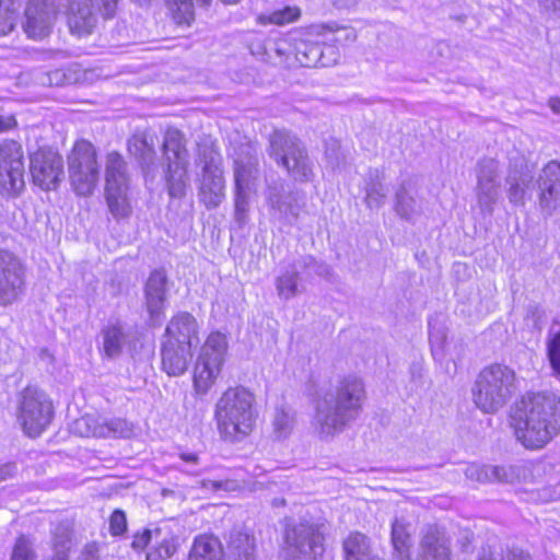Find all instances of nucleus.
I'll return each instance as SVG.
<instances>
[{
	"label": "nucleus",
	"mask_w": 560,
	"mask_h": 560,
	"mask_svg": "<svg viewBox=\"0 0 560 560\" xmlns=\"http://www.w3.org/2000/svg\"><path fill=\"white\" fill-rule=\"evenodd\" d=\"M322 31L323 43L326 46L332 45L337 49V45H346L352 43L357 38V34L353 27L350 26H319Z\"/></svg>",
	"instance_id": "37"
},
{
	"label": "nucleus",
	"mask_w": 560,
	"mask_h": 560,
	"mask_svg": "<svg viewBox=\"0 0 560 560\" xmlns=\"http://www.w3.org/2000/svg\"><path fill=\"white\" fill-rule=\"evenodd\" d=\"M56 16L54 0H31L25 9L24 32L30 38L42 39L50 33Z\"/></svg>",
	"instance_id": "20"
},
{
	"label": "nucleus",
	"mask_w": 560,
	"mask_h": 560,
	"mask_svg": "<svg viewBox=\"0 0 560 560\" xmlns=\"http://www.w3.org/2000/svg\"><path fill=\"white\" fill-rule=\"evenodd\" d=\"M162 159L164 179L170 196L173 198L184 197L189 183V161L185 136L178 129L166 130L162 144Z\"/></svg>",
	"instance_id": "7"
},
{
	"label": "nucleus",
	"mask_w": 560,
	"mask_h": 560,
	"mask_svg": "<svg viewBox=\"0 0 560 560\" xmlns=\"http://www.w3.org/2000/svg\"><path fill=\"white\" fill-rule=\"evenodd\" d=\"M395 211L404 220L412 221L421 213V207L410 194V184L401 183L395 195Z\"/></svg>",
	"instance_id": "33"
},
{
	"label": "nucleus",
	"mask_w": 560,
	"mask_h": 560,
	"mask_svg": "<svg viewBox=\"0 0 560 560\" xmlns=\"http://www.w3.org/2000/svg\"><path fill=\"white\" fill-rule=\"evenodd\" d=\"M343 551L346 560H383L373 553L369 537L359 532L343 540Z\"/></svg>",
	"instance_id": "32"
},
{
	"label": "nucleus",
	"mask_w": 560,
	"mask_h": 560,
	"mask_svg": "<svg viewBox=\"0 0 560 560\" xmlns=\"http://www.w3.org/2000/svg\"><path fill=\"white\" fill-rule=\"evenodd\" d=\"M366 399L365 385L357 375L338 380L334 389L317 396L312 428L320 440H329L341 433L354 421Z\"/></svg>",
	"instance_id": "2"
},
{
	"label": "nucleus",
	"mask_w": 560,
	"mask_h": 560,
	"mask_svg": "<svg viewBox=\"0 0 560 560\" xmlns=\"http://www.w3.org/2000/svg\"><path fill=\"white\" fill-rule=\"evenodd\" d=\"M152 538V533L149 529L143 530L141 534H136L131 546L136 550L144 549Z\"/></svg>",
	"instance_id": "52"
},
{
	"label": "nucleus",
	"mask_w": 560,
	"mask_h": 560,
	"mask_svg": "<svg viewBox=\"0 0 560 560\" xmlns=\"http://www.w3.org/2000/svg\"><path fill=\"white\" fill-rule=\"evenodd\" d=\"M552 7L555 11L560 12V0H552Z\"/></svg>",
	"instance_id": "61"
},
{
	"label": "nucleus",
	"mask_w": 560,
	"mask_h": 560,
	"mask_svg": "<svg viewBox=\"0 0 560 560\" xmlns=\"http://www.w3.org/2000/svg\"><path fill=\"white\" fill-rule=\"evenodd\" d=\"M30 173L34 185L55 190L63 178L62 156L51 149H38L30 156Z\"/></svg>",
	"instance_id": "15"
},
{
	"label": "nucleus",
	"mask_w": 560,
	"mask_h": 560,
	"mask_svg": "<svg viewBox=\"0 0 560 560\" xmlns=\"http://www.w3.org/2000/svg\"><path fill=\"white\" fill-rule=\"evenodd\" d=\"M102 351L107 358H117L121 354L127 340L124 327L119 323H108L101 330Z\"/></svg>",
	"instance_id": "31"
},
{
	"label": "nucleus",
	"mask_w": 560,
	"mask_h": 560,
	"mask_svg": "<svg viewBox=\"0 0 560 560\" xmlns=\"http://www.w3.org/2000/svg\"><path fill=\"white\" fill-rule=\"evenodd\" d=\"M252 192L255 191L234 187V218L240 225L245 224L247 221L249 197Z\"/></svg>",
	"instance_id": "43"
},
{
	"label": "nucleus",
	"mask_w": 560,
	"mask_h": 560,
	"mask_svg": "<svg viewBox=\"0 0 560 560\" xmlns=\"http://www.w3.org/2000/svg\"><path fill=\"white\" fill-rule=\"evenodd\" d=\"M465 476L467 479L480 483L491 481L511 482L513 479V467L470 464L465 469Z\"/></svg>",
	"instance_id": "30"
},
{
	"label": "nucleus",
	"mask_w": 560,
	"mask_h": 560,
	"mask_svg": "<svg viewBox=\"0 0 560 560\" xmlns=\"http://www.w3.org/2000/svg\"><path fill=\"white\" fill-rule=\"evenodd\" d=\"M547 350L551 368L560 374V331L548 341Z\"/></svg>",
	"instance_id": "49"
},
{
	"label": "nucleus",
	"mask_w": 560,
	"mask_h": 560,
	"mask_svg": "<svg viewBox=\"0 0 560 560\" xmlns=\"http://www.w3.org/2000/svg\"><path fill=\"white\" fill-rule=\"evenodd\" d=\"M446 340V332L441 327H435L430 324V342L433 355H436L439 350L444 349Z\"/></svg>",
	"instance_id": "50"
},
{
	"label": "nucleus",
	"mask_w": 560,
	"mask_h": 560,
	"mask_svg": "<svg viewBox=\"0 0 560 560\" xmlns=\"http://www.w3.org/2000/svg\"><path fill=\"white\" fill-rule=\"evenodd\" d=\"M267 152L289 177L299 183L314 178V163L301 139L287 129H275L268 138Z\"/></svg>",
	"instance_id": "5"
},
{
	"label": "nucleus",
	"mask_w": 560,
	"mask_h": 560,
	"mask_svg": "<svg viewBox=\"0 0 560 560\" xmlns=\"http://www.w3.org/2000/svg\"><path fill=\"white\" fill-rule=\"evenodd\" d=\"M228 549L234 560H252L255 550V539L246 533L233 530L230 534Z\"/></svg>",
	"instance_id": "34"
},
{
	"label": "nucleus",
	"mask_w": 560,
	"mask_h": 560,
	"mask_svg": "<svg viewBox=\"0 0 560 560\" xmlns=\"http://www.w3.org/2000/svg\"><path fill=\"white\" fill-rule=\"evenodd\" d=\"M228 351L225 335L211 332L201 347L194 369V387L198 395H206L221 373Z\"/></svg>",
	"instance_id": "9"
},
{
	"label": "nucleus",
	"mask_w": 560,
	"mask_h": 560,
	"mask_svg": "<svg viewBox=\"0 0 560 560\" xmlns=\"http://www.w3.org/2000/svg\"><path fill=\"white\" fill-rule=\"evenodd\" d=\"M325 156H326L328 164L332 168L342 166L347 161L346 153L341 149L340 143L334 139L330 140L329 142H327L326 150H325Z\"/></svg>",
	"instance_id": "47"
},
{
	"label": "nucleus",
	"mask_w": 560,
	"mask_h": 560,
	"mask_svg": "<svg viewBox=\"0 0 560 560\" xmlns=\"http://www.w3.org/2000/svg\"><path fill=\"white\" fill-rule=\"evenodd\" d=\"M539 206L551 215L560 207V162L550 161L539 174Z\"/></svg>",
	"instance_id": "22"
},
{
	"label": "nucleus",
	"mask_w": 560,
	"mask_h": 560,
	"mask_svg": "<svg viewBox=\"0 0 560 560\" xmlns=\"http://www.w3.org/2000/svg\"><path fill=\"white\" fill-rule=\"evenodd\" d=\"M52 405L37 387L27 386L21 394L19 419L28 436H38L50 423Z\"/></svg>",
	"instance_id": "12"
},
{
	"label": "nucleus",
	"mask_w": 560,
	"mask_h": 560,
	"mask_svg": "<svg viewBox=\"0 0 560 560\" xmlns=\"http://www.w3.org/2000/svg\"><path fill=\"white\" fill-rule=\"evenodd\" d=\"M548 105L555 114H560V97H551Z\"/></svg>",
	"instance_id": "56"
},
{
	"label": "nucleus",
	"mask_w": 560,
	"mask_h": 560,
	"mask_svg": "<svg viewBox=\"0 0 560 560\" xmlns=\"http://www.w3.org/2000/svg\"><path fill=\"white\" fill-rule=\"evenodd\" d=\"M180 458L186 463L196 464L198 462V456L192 453H182Z\"/></svg>",
	"instance_id": "59"
},
{
	"label": "nucleus",
	"mask_w": 560,
	"mask_h": 560,
	"mask_svg": "<svg viewBox=\"0 0 560 560\" xmlns=\"http://www.w3.org/2000/svg\"><path fill=\"white\" fill-rule=\"evenodd\" d=\"M358 2V0H335V4L338 8H350Z\"/></svg>",
	"instance_id": "60"
},
{
	"label": "nucleus",
	"mask_w": 560,
	"mask_h": 560,
	"mask_svg": "<svg viewBox=\"0 0 560 560\" xmlns=\"http://www.w3.org/2000/svg\"><path fill=\"white\" fill-rule=\"evenodd\" d=\"M410 524L404 518H395L392 523V544L394 549L405 556L410 547Z\"/></svg>",
	"instance_id": "39"
},
{
	"label": "nucleus",
	"mask_w": 560,
	"mask_h": 560,
	"mask_svg": "<svg viewBox=\"0 0 560 560\" xmlns=\"http://www.w3.org/2000/svg\"><path fill=\"white\" fill-rule=\"evenodd\" d=\"M24 288L22 264L12 253L0 250V305L8 306L16 302Z\"/></svg>",
	"instance_id": "18"
},
{
	"label": "nucleus",
	"mask_w": 560,
	"mask_h": 560,
	"mask_svg": "<svg viewBox=\"0 0 560 560\" xmlns=\"http://www.w3.org/2000/svg\"><path fill=\"white\" fill-rule=\"evenodd\" d=\"M224 3H229V4H232V3H236L238 2L240 0H222Z\"/></svg>",
	"instance_id": "63"
},
{
	"label": "nucleus",
	"mask_w": 560,
	"mask_h": 560,
	"mask_svg": "<svg viewBox=\"0 0 560 560\" xmlns=\"http://www.w3.org/2000/svg\"><path fill=\"white\" fill-rule=\"evenodd\" d=\"M300 273L294 269L282 272L276 279V289L278 295L283 300H290L301 292L299 289Z\"/></svg>",
	"instance_id": "38"
},
{
	"label": "nucleus",
	"mask_w": 560,
	"mask_h": 560,
	"mask_svg": "<svg viewBox=\"0 0 560 560\" xmlns=\"http://www.w3.org/2000/svg\"><path fill=\"white\" fill-rule=\"evenodd\" d=\"M478 560H498L490 549H482L478 556Z\"/></svg>",
	"instance_id": "57"
},
{
	"label": "nucleus",
	"mask_w": 560,
	"mask_h": 560,
	"mask_svg": "<svg viewBox=\"0 0 560 560\" xmlns=\"http://www.w3.org/2000/svg\"><path fill=\"white\" fill-rule=\"evenodd\" d=\"M102 14L105 19L113 18L116 11L118 0H100Z\"/></svg>",
	"instance_id": "53"
},
{
	"label": "nucleus",
	"mask_w": 560,
	"mask_h": 560,
	"mask_svg": "<svg viewBox=\"0 0 560 560\" xmlns=\"http://www.w3.org/2000/svg\"><path fill=\"white\" fill-rule=\"evenodd\" d=\"M196 165L199 168V199L208 209H214L225 198V179L222 155L212 142L198 143Z\"/></svg>",
	"instance_id": "6"
},
{
	"label": "nucleus",
	"mask_w": 560,
	"mask_h": 560,
	"mask_svg": "<svg viewBox=\"0 0 560 560\" xmlns=\"http://www.w3.org/2000/svg\"><path fill=\"white\" fill-rule=\"evenodd\" d=\"M509 423L526 448L539 450L560 433V397L552 392H529L510 409Z\"/></svg>",
	"instance_id": "1"
},
{
	"label": "nucleus",
	"mask_w": 560,
	"mask_h": 560,
	"mask_svg": "<svg viewBox=\"0 0 560 560\" xmlns=\"http://www.w3.org/2000/svg\"><path fill=\"white\" fill-rule=\"evenodd\" d=\"M25 166L22 145L14 140L0 142V192L19 195L25 186Z\"/></svg>",
	"instance_id": "13"
},
{
	"label": "nucleus",
	"mask_w": 560,
	"mask_h": 560,
	"mask_svg": "<svg viewBox=\"0 0 560 560\" xmlns=\"http://www.w3.org/2000/svg\"><path fill=\"white\" fill-rule=\"evenodd\" d=\"M67 162L69 179L74 192L83 197L92 195L100 179L95 147L85 139L75 141Z\"/></svg>",
	"instance_id": "8"
},
{
	"label": "nucleus",
	"mask_w": 560,
	"mask_h": 560,
	"mask_svg": "<svg viewBox=\"0 0 560 560\" xmlns=\"http://www.w3.org/2000/svg\"><path fill=\"white\" fill-rule=\"evenodd\" d=\"M156 142V135L149 130L136 132L128 140V150L138 160L145 178L155 175Z\"/></svg>",
	"instance_id": "24"
},
{
	"label": "nucleus",
	"mask_w": 560,
	"mask_h": 560,
	"mask_svg": "<svg viewBox=\"0 0 560 560\" xmlns=\"http://www.w3.org/2000/svg\"><path fill=\"white\" fill-rule=\"evenodd\" d=\"M324 536L317 524L301 522L285 530L287 552L294 560H315L324 551Z\"/></svg>",
	"instance_id": "14"
},
{
	"label": "nucleus",
	"mask_w": 560,
	"mask_h": 560,
	"mask_svg": "<svg viewBox=\"0 0 560 560\" xmlns=\"http://www.w3.org/2000/svg\"><path fill=\"white\" fill-rule=\"evenodd\" d=\"M177 547V538L168 534L155 541L147 553V560H166L176 552Z\"/></svg>",
	"instance_id": "41"
},
{
	"label": "nucleus",
	"mask_w": 560,
	"mask_h": 560,
	"mask_svg": "<svg viewBox=\"0 0 560 560\" xmlns=\"http://www.w3.org/2000/svg\"><path fill=\"white\" fill-rule=\"evenodd\" d=\"M385 200L386 189L382 183L380 172L377 170L370 171L364 198L366 206L370 209H378L385 203Z\"/></svg>",
	"instance_id": "35"
},
{
	"label": "nucleus",
	"mask_w": 560,
	"mask_h": 560,
	"mask_svg": "<svg viewBox=\"0 0 560 560\" xmlns=\"http://www.w3.org/2000/svg\"><path fill=\"white\" fill-rule=\"evenodd\" d=\"M192 352L189 346L163 341L161 342L162 369L170 376L183 375L189 365Z\"/></svg>",
	"instance_id": "28"
},
{
	"label": "nucleus",
	"mask_w": 560,
	"mask_h": 560,
	"mask_svg": "<svg viewBox=\"0 0 560 560\" xmlns=\"http://www.w3.org/2000/svg\"><path fill=\"white\" fill-rule=\"evenodd\" d=\"M504 560H532V558L521 549H511L505 555Z\"/></svg>",
	"instance_id": "54"
},
{
	"label": "nucleus",
	"mask_w": 560,
	"mask_h": 560,
	"mask_svg": "<svg viewBox=\"0 0 560 560\" xmlns=\"http://www.w3.org/2000/svg\"><path fill=\"white\" fill-rule=\"evenodd\" d=\"M201 5L206 7L210 3L211 0H196ZM176 8V13L178 14V21L180 23H189L194 20V4L192 0H173Z\"/></svg>",
	"instance_id": "48"
},
{
	"label": "nucleus",
	"mask_w": 560,
	"mask_h": 560,
	"mask_svg": "<svg viewBox=\"0 0 560 560\" xmlns=\"http://www.w3.org/2000/svg\"><path fill=\"white\" fill-rule=\"evenodd\" d=\"M10 560H36L33 544L27 537L22 535L16 539Z\"/></svg>",
	"instance_id": "46"
},
{
	"label": "nucleus",
	"mask_w": 560,
	"mask_h": 560,
	"mask_svg": "<svg viewBox=\"0 0 560 560\" xmlns=\"http://www.w3.org/2000/svg\"><path fill=\"white\" fill-rule=\"evenodd\" d=\"M71 430L85 438H129L133 432L132 424L125 419H106L96 415H84L77 419Z\"/></svg>",
	"instance_id": "17"
},
{
	"label": "nucleus",
	"mask_w": 560,
	"mask_h": 560,
	"mask_svg": "<svg viewBox=\"0 0 560 560\" xmlns=\"http://www.w3.org/2000/svg\"><path fill=\"white\" fill-rule=\"evenodd\" d=\"M202 486L205 488H210L212 490H218V489L223 488V482L222 481L208 480V481H203Z\"/></svg>",
	"instance_id": "58"
},
{
	"label": "nucleus",
	"mask_w": 560,
	"mask_h": 560,
	"mask_svg": "<svg viewBox=\"0 0 560 560\" xmlns=\"http://www.w3.org/2000/svg\"><path fill=\"white\" fill-rule=\"evenodd\" d=\"M167 277L163 270H154L144 287L145 307L151 320L159 318L165 308Z\"/></svg>",
	"instance_id": "27"
},
{
	"label": "nucleus",
	"mask_w": 560,
	"mask_h": 560,
	"mask_svg": "<svg viewBox=\"0 0 560 560\" xmlns=\"http://www.w3.org/2000/svg\"><path fill=\"white\" fill-rule=\"evenodd\" d=\"M518 389L515 371L501 363H492L477 374L471 385V400L486 415L503 409Z\"/></svg>",
	"instance_id": "4"
},
{
	"label": "nucleus",
	"mask_w": 560,
	"mask_h": 560,
	"mask_svg": "<svg viewBox=\"0 0 560 560\" xmlns=\"http://www.w3.org/2000/svg\"><path fill=\"white\" fill-rule=\"evenodd\" d=\"M234 187L256 190L259 178V160L257 148L252 143H243L234 153Z\"/></svg>",
	"instance_id": "21"
},
{
	"label": "nucleus",
	"mask_w": 560,
	"mask_h": 560,
	"mask_svg": "<svg viewBox=\"0 0 560 560\" xmlns=\"http://www.w3.org/2000/svg\"><path fill=\"white\" fill-rule=\"evenodd\" d=\"M499 162L491 158L480 160L478 164L477 182H498Z\"/></svg>",
	"instance_id": "45"
},
{
	"label": "nucleus",
	"mask_w": 560,
	"mask_h": 560,
	"mask_svg": "<svg viewBox=\"0 0 560 560\" xmlns=\"http://www.w3.org/2000/svg\"><path fill=\"white\" fill-rule=\"evenodd\" d=\"M300 10L295 7H285L281 10H276L270 14H262L259 16L261 24H277L283 25L298 20Z\"/></svg>",
	"instance_id": "44"
},
{
	"label": "nucleus",
	"mask_w": 560,
	"mask_h": 560,
	"mask_svg": "<svg viewBox=\"0 0 560 560\" xmlns=\"http://www.w3.org/2000/svg\"><path fill=\"white\" fill-rule=\"evenodd\" d=\"M137 3H139L140 5H143V4H147L149 3L151 0H135Z\"/></svg>",
	"instance_id": "62"
},
{
	"label": "nucleus",
	"mask_w": 560,
	"mask_h": 560,
	"mask_svg": "<svg viewBox=\"0 0 560 560\" xmlns=\"http://www.w3.org/2000/svg\"><path fill=\"white\" fill-rule=\"evenodd\" d=\"M538 179L539 177L535 180L534 165L529 164L523 158L512 162L505 178L509 201L514 206H524L534 188L536 186L539 188ZM539 194L540 189H538V195Z\"/></svg>",
	"instance_id": "19"
},
{
	"label": "nucleus",
	"mask_w": 560,
	"mask_h": 560,
	"mask_svg": "<svg viewBox=\"0 0 560 560\" xmlns=\"http://www.w3.org/2000/svg\"><path fill=\"white\" fill-rule=\"evenodd\" d=\"M113 535H120L127 529L126 514L121 510H115L109 518Z\"/></svg>",
	"instance_id": "51"
},
{
	"label": "nucleus",
	"mask_w": 560,
	"mask_h": 560,
	"mask_svg": "<svg viewBox=\"0 0 560 560\" xmlns=\"http://www.w3.org/2000/svg\"><path fill=\"white\" fill-rule=\"evenodd\" d=\"M188 560H224L221 541L212 535H199L194 539Z\"/></svg>",
	"instance_id": "29"
},
{
	"label": "nucleus",
	"mask_w": 560,
	"mask_h": 560,
	"mask_svg": "<svg viewBox=\"0 0 560 560\" xmlns=\"http://www.w3.org/2000/svg\"><path fill=\"white\" fill-rule=\"evenodd\" d=\"M16 125L13 116H0V132L9 131Z\"/></svg>",
	"instance_id": "55"
},
{
	"label": "nucleus",
	"mask_w": 560,
	"mask_h": 560,
	"mask_svg": "<svg viewBox=\"0 0 560 560\" xmlns=\"http://www.w3.org/2000/svg\"><path fill=\"white\" fill-rule=\"evenodd\" d=\"M272 220L293 225L305 206L304 196L299 191H284L282 183L269 185L266 194Z\"/></svg>",
	"instance_id": "16"
},
{
	"label": "nucleus",
	"mask_w": 560,
	"mask_h": 560,
	"mask_svg": "<svg viewBox=\"0 0 560 560\" xmlns=\"http://www.w3.org/2000/svg\"><path fill=\"white\" fill-rule=\"evenodd\" d=\"M199 326L197 319L188 312H178L166 325L162 340L192 347L198 341Z\"/></svg>",
	"instance_id": "25"
},
{
	"label": "nucleus",
	"mask_w": 560,
	"mask_h": 560,
	"mask_svg": "<svg viewBox=\"0 0 560 560\" xmlns=\"http://www.w3.org/2000/svg\"><path fill=\"white\" fill-rule=\"evenodd\" d=\"M290 45L295 60L302 67H329L337 63L338 49L323 43L319 26H313L299 37H291Z\"/></svg>",
	"instance_id": "11"
},
{
	"label": "nucleus",
	"mask_w": 560,
	"mask_h": 560,
	"mask_svg": "<svg viewBox=\"0 0 560 560\" xmlns=\"http://www.w3.org/2000/svg\"><path fill=\"white\" fill-rule=\"evenodd\" d=\"M67 19L71 33L91 34L97 22L93 0H67Z\"/></svg>",
	"instance_id": "26"
},
{
	"label": "nucleus",
	"mask_w": 560,
	"mask_h": 560,
	"mask_svg": "<svg viewBox=\"0 0 560 560\" xmlns=\"http://www.w3.org/2000/svg\"><path fill=\"white\" fill-rule=\"evenodd\" d=\"M499 182H477L476 195L480 210L491 214L499 198Z\"/></svg>",
	"instance_id": "36"
},
{
	"label": "nucleus",
	"mask_w": 560,
	"mask_h": 560,
	"mask_svg": "<svg viewBox=\"0 0 560 560\" xmlns=\"http://www.w3.org/2000/svg\"><path fill=\"white\" fill-rule=\"evenodd\" d=\"M418 560H451V539L435 525L427 526L420 537Z\"/></svg>",
	"instance_id": "23"
},
{
	"label": "nucleus",
	"mask_w": 560,
	"mask_h": 560,
	"mask_svg": "<svg viewBox=\"0 0 560 560\" xmlns=\"http://www.w3.org/2000/svg\"><path fill=\"white\" fill-rule=\"evenodd\" d=\"M54 75L56 77V79H59L61 77L59 71L54 72Z\"/></svg>",
	"instance_id": "64"
},
{
	"label": "nucleus",
	"mask_w": 560,
	"mask_h": 560,
	"mask_svg": "<svg viewBox=\"0 0 560 560\" xmlns=\"http://www.w3.org/2000/svg\"><path fill=\"white\" fill-rule=\"evenodd\" d=\"M214 418L223 440H243L253 431L257 418L254 394L243 386L228 388L215 404Z\"/></svg>",
	"instance_id": "3"
},
{
	"label": "nucleus",
	"mask_w": 560,
	"mask_h": 560,
	"mask_svg": "<svg viewBox=\"0 0 560 560\" xmlns=\"http://www.w3.org/2000/svg\"><path fill=\"white\" fill-rule=\"evenodd\" d=\"M129 184L130 177L124 156L117 151L108 152L105 162V192L108 208L115 217L128 214Z\"/></svg>",
	"instance_id": "10"
},
{
	"label": "nucleus",
	"mask_w": 560,
	"mask_h": 560,
	"mask_svg": "<svg viewBox=\"0 0 560 560\" xmlns=\"http://www.w3.org/2000/svg\"><path fill=\"white\" fill-rule=\"evenodd\" d=\"M294 413L290 408H277L272 420L273 434L278 439L288 436L294 427Z\"/></svg>",
	"instance_id": "42"
},
{
	"label": "nucleus",
	"mask_w": 560,
	"mask_h": 560,
	"mask_svg": "<svg viewBox=\"0 0 560 560\" xmlns=\"http://www.w3.org/2000/svg\"><path fill=\"white\" fill-rule=\"evenodd\" d=\"M20 0H0V36L11 33L19 16Z\"/></svg>",
	"instance_id": "40"
}]
</instances>
